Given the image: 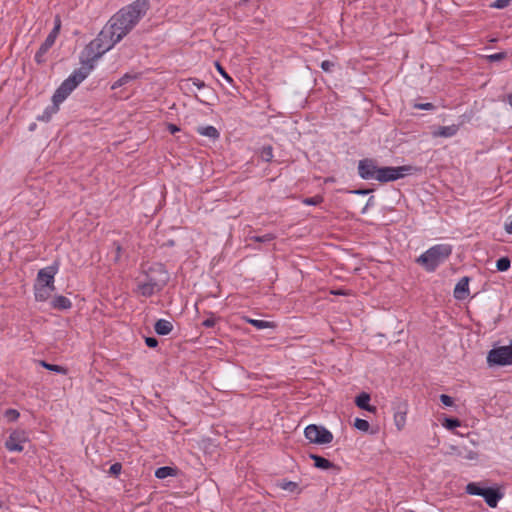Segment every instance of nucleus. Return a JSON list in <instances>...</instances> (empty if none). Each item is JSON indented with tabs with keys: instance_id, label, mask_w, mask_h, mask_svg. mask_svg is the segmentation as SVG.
Masks as SVG:
<instances>
[{
	"instance_id": "nucleus-1",
	"label": "nucleus",
	"mask_w": 512,
	"mask_h": 512,
	"mask_svg": "<svg viewBox=\"0 0 512 512\" xmlns=\"http://www.w3.org/2000/svg\"><path fill=\"white\" fill-rule=\"evenodd\" d=\"M149 8V0H136L113 15L107 25L115 32L116 41H121L146 15Z\"/></svg>"
},
{
	"instance_id": "nucleus-2",
	"label": "nucleus",
	"mask_w": 512,
	"mask_h": 512,
	"mask_svg": "<svg viewBox=\"0 0 512 512\" xmlns=\"http://www.w3.org/2000/svg\"><path fill=\"white\" fill-rule=\"evenodd\" d=\"M118 42L119 41H116L115 32L106 25L97 37L90 41L83 49L80 56L81 66H91L92 71L95 68L96 62L102 57V55L113 48V46Z\"/></svg>"
},
{
	"instance_id": "nucleus-3",
	"label": "nucleus",
	"mask_w": 512,
	"mask_h": 512,
	"mask_svg": "<svg viewBox=\"0 0 512 512\" xmlns=\"http://www.w3.org/2000/svg\"><path fill=\"white\" fill-rule=\"evenodd\" d=\"M452 254L450 244H437L422 253L415 262L427 272H434Z\"/></svg>"
},
{
	"instance_id": "nucleus-4",
	"label": "nucleus",
	"mask_w": 512,
	"mask_h": 512,
	"mask_svg": "<svg viewBox=\"0 0 512 512\" xmlns=\"http://www.w3.org/2000/svg\"><path fill=\"white\" fill-rule=\"evenodd\" d=\"M90 73L91 66H81L80 68L75 69L72 74L56 89L52 96V102L58 104L62 103L71 94V92L88 77Z\"/></svg>"
},
{
	"instance_id": "nucleus-5",
	"label": "nucleus",
	"mask_w": 512,
	"mask_h": 512,
	"mask_svg": "<svg viewBox=\"0 0 512 512\" xmlns=\"http://www.w3.org/2000/svg\"><path fill=\"white\" fill-rule=\"evenodd\" d=\"M465 492L473 496H481L486 504L495 508L498 502L504 497L499 487H485L481 482H470L465 487Z\"/></svg>"
},
{
	"instance_id": "nucleus-6",
	"label": "nucleus",
	"mask_w": 512,
	"mask_h": 512,
	"mask_svg": "<svg viewBox=\"0 0 512 512\" xmlns=\"http://www.w3.org/2000/svg\"><path fill=\"white\" fill-rule=\"evenodd\" d=\"M146 282L138 288H163L167 285L170 274L162 263H153L145 270Z\"/></svg>"
},
{
	"instance_id": "nucleus-7",
	"label": "nucleus",
	"mask_w": 512,
	"mask_h": 512,
	"mask_svg": "<svg viewBox=\"0 0 512 512\" xmlns=\"http://www.w3.org/2000/svg\"><path fill=\"white\" fill-rule=\"evenodd\" d=\"M416 171L417 168L411 165H403L398 167H379L378 174L376 175L375 180L379 181L380 183L392 182L401 179L407 175H411Z\"/></svg>"
},
{
	"instance_id": "nucleus-8",
	"label": "nucleus",
	"mask_w": 512,
	"mask_h": 512,
	"mask_svg": "<svg viewBox=\"0 0 512 512\" xmlns=\"http://www.w3.org/2000/svg\"><path fill=\"white\" fill-rule=\"evenodd\" d=\"M487 363L490 367L512 365L511 342L509 345L491 349L487 355Z\"/></svg>"
},
{
	"instance_id": "nucleus-9",
	"label": "nucleus",
	"mask_w": 512,
	"mask_h": 512,
	"mask_svg": "<svg viewBox=\"0 0 512 512\" xmlns=\"http://www.w3.org/2000/svg\"><path fill=\"white\" fill-rule=\"evenodd\" d=\"M304 435L310 443L317 445H325L333 441V434L321 425L310 424L306 426Z\"/></svg>"
},
{
	"instance_id": "nucleus-10",
	"label": "nucleus",
	"mask_w": 512,
	"mask_h": 512,
	"mask_svg": "<svg viewBox=\"0 0 512 512\" xmlns=\"http://www.w3.org/2000/svg\"><path fill=\"white\" fill-rule=\"evenodd\" d=\"M57 271V265H50L40 269L37 273L34 288H55L53 284Z\"/></svg>"
},
{
	"instance_id": "nucleus-11",
	"label": "nucleus",
	"mask_w": 512,
	"mask_h": 512,
	"mask_svg": "<svg viewBox=\"0 0 512 512\" xmlns=\"http://www.w3.org/2000/svg\"><path fill=\"white\" fill-rule=\"evenodd\" d=\"M28 441L25 430H13L5 441V448L10 452H22L24 450L23 443Z\"/></svg>"
},
{
	"instance_id": "nucleus-12",
	"label": "nucleus",
	"mask_w": 512,
	"mask_h": 512,
	"mask_svg": "<svg viewBox=\"0 0 512 512\" xmlns=\"http://www.w3.org/2000/svg\"><path fill=\"white\" fill-rule=\"evenodd\" d=\"M379 166L373 158H364L358 162V175L364 180H375Z\"/></svg>"
},
{
	"instance_id": "nucleus-13",
	"label": "nucleus",
	"mask_w": 512,
	"mask_h": 512,
	"mask_svg": "<svg viewBox=\"0 0 512 512\" xmlns=\"http://www.w3.org/2000/svg\"><path fill=\"white\" fill-rule=\"evenodd\" d=\"M408 405L406 402H400L394 407V422L398 430H402L406 424Z\"/></svg>"
},
{
	"instance_id": "nucleus-14",
	"label": "nucleus",
	"mask_w": 512,
	"mask_h": 512,
	"mask_svg": "<svg viewBox=\"0 0 512 512\" xmlns=\"http://www.w3.org/2000/svg\"><path fill=\"white\" fill-rule=\"evenodd\" d=\"M309 457L314 461V466L321 470H329L333 469L336 472L339 471V467L332 463L330 460L326 459L317 454H310Z\"/></svg>"
},
{
	"instance_id": "nucleus-15",
	"label": "nucleus",
	"mask_w": 512,
	"mask_h": 512,
	"mask_svg": "<svg viewBox=\"0 0 512 512\" xmlns=\"http://www.w3.org/2000/svg\"><path fill=\"white\" fill-rule=\"evenodd\" d=\"M452 450H453V453L461 459L476 460L478 458L477 452H475L471 449H468L466 447L456 446V447H452Z\"/></svg>"
},
{
	"instance_id": "nucleus-16",
	"label": "nucleus",
	"mask_w": 512,
	"mask_h": 512,
	"mask_svg": "<svg viewBox=\"0 0 512 512\" xmlns=\"http://www.w3.org/2000/svg\"><path fill=\"white\" fill-rule=\"evenodd\" d=\"M369 401H370V395L366 392H362L360 393L356 398H355V404L360 408V409H364V410H367L369 412H375L376 410V407L374 406H371L369 404Z\"/></svg>"
},
{
	"instance_id": "nucleus-17",
	"label": "nucleus",
	"mask_w": 512,
	"mask_h": 512,
	"mask_svg": "<svg viewBox=\"0 0 512 512\" xmlns=\"http://www.w3.org/2000/svg\"><path fill=\"white\" fill-rule=\"evenodd\" d=\"M154 330L158 335H168L173 330V324L166 319H159L154 325Z\"/></svg>"
},
{
	"instance_id": "nucleus-18",
	"label": "nucleus",
	"mask_w": 512,
	"mask_h": 512,
	"mask_svg": "<svg viewBox=\"0 0 512 512\" xmlns=\"http://www.w3.org/2000/svg\"><path fill=\"white\" fill-rule=\"evenodd\" d=\"M458 130H459V126L455 125V124L450 125V126H439L438 130L433 132V135L436 137L449 138V137H453L454 135H456Z\"/></svg>"
},
{
	"instance_id": "nucleus-19",
	"label": "nucleus",
	"mask_w": 512,
	"mask_h": 512,
	"mask_svg": "<svg viewBox=\"0 0 512 512\" xmlns=\"http://www.w3.org/2000/svg\"><path fill=\"white\" fill-rule=\"evenodd\" d=\"M51 306L57 310H67L71 308L72 303L67 297L58 295L51 300Z\"/></svg>"
},
{
	"instance_id": "nucleus-20",
	"label": "nucleus",
	"mask_w": 512,
	"mask_h": 512,
	"mask_svg": "<svg viewBox=\"0 0 512 512\" xmlns=\"http://www.w3.org/2000/svg\"><path fill=\"white\" fill-rule=\"evenodd\" d=\"M242 319L245 322H247V323L251 324L252 326H254L258 330H263V329L274 328L275 327V324L273 322H270V321L252 319V318H249L248 316H243Z\"/></svg>"
},
{
	"instance_id": "nucleus-21",
	"label": "nucleus",
	"mask_w": 512,
	"mask_h": 512,
	"mask_svg": "<svg viewBox=\"0 0 512 512\" xmlns=\"http://www.w3.org/2000/svg\"><path fill=\"white\" fill-rule=\"evenodd\" d=\"M197 132L202 135L209 137L210 139L216 140L220 137L219 131L211 125L208 126H200L197 128Z\"/></svg>"
},
{
	"instance_id": "nucleus-22",
	"label": "nucleus",
	"mask_w": 512,
	"mask_h": 512,
	"mask_svg": "<svg viewBox=\"0 0 512 512\" xmlns=\"http://www.w3.org/2000/svg\"><path fill=\"white\" fill-rule=\"evenodd\" d=\"M58 110H59V104L58 103H53L52 105L48 106L44 110L42 115H39L37 117V120L43 121V122H48V121H50L52 115L57 113Z\"/></svg>"
},
{
	"instance_id": "nucleus-23",
	"label": "nucleus",
	"mask_w": 512,
	"mask_h": 512,
	"mask_svg": "<svg viewBox=\"0 0 512 512\" xmlns=\"http://www.w3.org/2000/svg\"><path fill=\"white\" fill-rule=\"evenodd\" d=\"M177 474V470L170 466H162L156 469L155 477L158 479H165L170 476H175Z\"/></svg>"
},
{
	"instance_id": "nucleus-24",
	"label": "nucleus",
	"mask_w": 512,
	"mask_h": 512,
	"mask_svg": "<svg viewBox=\"0 0 512 512\" xmlns=\"http://www.w3.org/2000/svg\"><path fill=\"white\" fill-rule=\"evenodd\" d=\"M38 364L43 368L58 374L65 375L67 373V369L65 367L56 364H50L44 360H39Z\"/></svg>"
},
{
	"instance_id": "nucleus-25",
	"label": "nucleus",
	"mask_w": 512,
	"mask_h": 512,
	"mask_svg": "<svg viewBox=\"0 0 512 512\" xmlns=\"http://www.w3.org/2000/svg\"><path fill=\"white\" fill-rule=\"evenodd\" d=\"M190 85H193V86L197 87L198 89L208 88V86L205 84V82L198 78H189V79L185 80L182 88L186 87L189 91H192Z\"/></svg>"
},
{
	"instance_id": "nucleus-26",
	"label": "nucleus",
	"mask_w": 512,
	"mask_h": 512,
	"mask_svg": "<svg viewBox=\"0 0 512 512\" xmlns=\"http://www.w3.org/2000/svg\"><path fill=\"white\" fill-rule=\"evenodd\" d=\"M278 487H280L282 490L289 491V492H300L299 485L296 482L293 481H287L282 480L278 483Z\"/></svg>"
},
{
	"instance_id": "nucleus-27",
	"label": "nucleus",
	"mask_w": 512,
	"mask_h": 512,
	"mask_svg": "<svg viewBox=\"0 0 512 512\" xmlns=\"http://www.w3.org/2000/svg\"><path fill=\"white\" fill-rule=\"evenodd\" d=\"M49 49H50L49 47L41 44V46L39 47V49L37 50V52L35 53V56H34V59L37 64H42L46 61L45 55L49 51Z\"/></svg>"
},
{
	"instance_id": "nucleus-28",
	"label": "nucleus",
	"mask_w": 512,
	"mask_h": 512,
	"mask_svg": "<svg viewBox=\"0 0 512 512\" xmlns=\"http://www.w3.org/2000/svg\"><path fill=\"white\" fill-rule=\"evenodd\" d=\"M112 247H113L112 260H113L114 263H118L120 261V259H121L123 248H122L121 244L118 241H114L112 243Z\"/></svg>"
},
{
	"instance_id": "nucleus-29",
	"label": "nucleus",
	"mask_w": 512,
	"mask_h": 512,
	"mask_svg": "<svg viewBox=\"0 0 512 512\" xmlns=\"http://www.w3.org/2000/svg\"><path fill=\"white\" fill-rule=\"evenodd\" d=\"M443 427L447 430H453L461 425L460 420L457 418L446 417L442 422Z\"/></svg>"
},
{
	"instance_id": "nucleus-30",
	"label": "nucleus",
	"mask_w": 512,
	"mask_h": 512,
	"mask_svg": "<svg viewBox=\"0 0 512 512\" xmlns=\"http://www.w3.org/2000/svg\"><path fill=\"white\" fill-rule=\"evenodd\" d=\"M324 198L321 195H315L313 197H306L302 200V203L308 206H318L323 203Z\"/></svg>"
},
{
	"instance_id": "nucleus-31",
	"label": "nucleus",
	"mask_w": 512,
	"mask_h": 512,
	"mask_svg": "<svg viewBox=\"0 0 512 512\" xmlns=\"http://www.w3.org/2000/svg\"><path fill=\"white\" fill-rule=\"evenodd\" d=\"M260 157L265 162H270L273 158V148L272 146H264L261 149Z\"/></svg>"
},
{
	"instance_id": "nucleus-32",
	"label": "nucleus",
	"mask_w": 512,
	"mask_h": 512,
	"mask_svg": "<svg viewBox=\"0 0 512 512\" xmlns=\"http://www.w3.org/2000/svg\"><path fill=\"white\" fill-rule=\"evenodd\" d=\"M511 261L508 257H501L496 261V268L498 271H506L510 268Z\"/></svg>"
},
{
	"instance_id": "nucleus-33",
	"label": "nucleus",
	"mask_w": 512,
	"mask_h": 512,
	"mask_svg": "<svg viewBox=\"0 0 512 512\" xmlns=\"http://www.w3.org/2000/svg\"><path fill=\"white\" fill-rule=\"evenodd\" d=\"M4 417L8 422H15L20 417V413L16 409L9 408L5 410Z\"/></svg>"
},
{
	"instance_id": "nucleus-34",
	"label": "nucleus",
	"mask_w": 512,
	"mask_h": 512,
	"mask_svg": "<svg viewBox=\"0 0 512 512\" xmlns=\"http://www.w3.org/2000/svg\"><path fill=\"white\" fill-rule=\"evenodd\" d=\"M354 427L362 432H368L370 424L367 420L362 418H356L354 421Z\"/></svg>"
},
{
	"instance_id": "nucleus-35",
	"label": "nucleus",
	"mask_w": 512,
	"mask_h": 512,
	"mask_svg": "<svg viewBox=\"0 0 512 512\" xmlns=\"http://www.w3.org/2000/svg\"><path fill=\"white\" fill-rule=\"evenodd\" d=\"M60 29H61V18L59 15H56L54 18V27L51 30V32L49 33V35L54 37L55 39H57V37L60 33Z\"/></svg>"
},
{
	"instance_id": "nucleus-36",
	"label": "nucleus",
	"mask_w": 512,
	"mask_h": 512,
	"mask_svg": "<svg viewBox=\"0 0 512 512\" xmlns=\"http://www.w3.org/2000/svg\"><path fill=\"white\" fill-rule=\"evenodd\" d=\"M275 238H276V236L274 234L267 233V234L262 235V236H252L250 239L255 241V242L266 243V242L273 241Z\"/></svg>"
},
{
	"instance_id": "nucleus-37",
	"label": "nucleus",
	"mask_w": 512,
	"mask_h": 512,
	"mask_svg": "<svg viewBox=\"0 0 512 512\" xmlns=\"http://www.w3.org/2000/svg\"><path fill=\"white\" fill-rule=\"evenodd\" d=\"M136 78V75H130L128 73H126L125 75H123L118 81H116L112 88L115 89L117 87H120L126 83H128L129 81L133 80Z\"/></svg>"
},
{
	"instance_id": "nucleus-38",
	"label": "nucleus",
	"mask_w": 512,
	"mask_h": 512,
	"mask_svg": "<svg viewBox=\"0 0 512 512\" xmlns=\"http://www.w3.org/2000/svg\"><path fill=\"white\" fill-rule=\"evenodd\" d=\"M206 90H207V91H206L205 93H203V97H204V99L199 98L197 95H195V97H196V99H197L199 102H201V103H203V104H210L209 99L214 98V97H215V94H214L213 89H212V88H210V87L206 88Z\"/></svg>"
},
{
	"instance_id": "nucleus-39",
	"label": "nucleus",
	"mask_w": 512,
	"mask_h": 512,
	"mask_svg": "<svg viewBox=\"0 0 512 512\" xmlns=\"http://www.w3.org/2000/svg\"><path fill=\"white\" fill-rule=\"evenodd\" d=\"M506 57H507V53L506 52H497V53L488 55L486 58H487L488 62L493 63V62L502 61Z\"/></svg>"
},
{
	"instance_id": "nucleus-40",
	"label": "nucleus",
	"mask_w": 512,
	"mask_h": 512,
	"mask_svg": "<svg viewBox=\"0 0 512 512\" xmlns=\"http://www.w3.org/2000/svg\"><path fill=\"white\" fill-rule=\"evenodd\" d=\"M453 296L457 300H465L470 297V290H453Z\"/></svg>"
},
{
	"instance_id": "nucleus-41",
	"label": "nucleus",
	"mask_w": 512,
	"mask_h": 512,
	"mask_svg": "<svg viewBox=\"0 0 512 512\" xmlns=\"http://www.w3.org/2000/svg\"><path fill=\"white\" fill-rule=\"evenodd\" d=\"M207 314L209 317L202 322V326L206 328H213L216 325V318L214 317V313L207 312Z\"/></svg>"
},
{
	"instance_id": "nucleus-42",
	"label": "nucleus",
	"mask_w": 512,
	"mask_h": 512,
	"mask_svg": "<svg viewBox=\"0 0 512 512\" xmlns=\"http://www.w3.org/2000/svg\"><path fill=\"white\" fill-rule=\"evenodd\" d=\"M51 290H35V299L37 301H45L49 298Z\"/></svg>"
},
{
	"instance_id": "nucleus-43",
	"label": "nucleus",
	"mask_w": 512,
	"mask_h": 512,
	"mask_svg": "<svg viewBox=\"0 0 512 512\" xmlns=\"http://www.w3.org/2000/svg\"><path fill=\"white\" fill-rule=\"evenodd\" d=\"M512 0H496L490 6L496 9H504L509 6Z\"/></svg>"
},
{
	"instance_id": "nucleus-44",
	"label": "nucleus",
	"mask_w": 512,
	"mask_h": 512,
	"mask_svg": "<svg viewBox=\"0 0 512 512\" xmlns=\"http://www.w3.org/2000/svg\"><path fill=\"white\" fill-rule=\"evenodd\" d=\"M439 399L444 406L451 407L454 404V399L447 394H441Z\"/></svg>"
},
{
	"instance_id": "nucleus-45",
	"label": "nucleus",
	"mask_w": 512,
	"mask_h": 512,
	"mask_svg": "<svg viewBox=\"0 0 512 512\" xmlns=\"http://www.w3.org/2000/svg\"><path fill=\"white\" fill-rule=\"evenodd\" d=\"M413 107L415 109H420V110H434L436 107L433 103H415L413 105Z\"/></svg>"
},
{
	"instance_id": "nucleus-46",
	"label": "nucleus",
	"mask_w": 512,
	"mask_h": 512,
	"mask_svg": "<svg viewBox=\"0 0 512 512\" xmlns=\"http://www.w3.org/2000/svg\"><path fill=\"white\" fill-rule=\"evenodd\" d=\"M122 465L119 462L112 464L109 468V474L118 476L121 473Z\"/></svg>"
},
{
	"instance_id": "nucleus-47",
	"label": "nucleus",
	"mask_w": 512,
	"mask_h": 512,
	"mask_svg": "<svg viewBox=\"0 0 512 512\" xmlns=\"http://www.w3.org/2000/svg\"><path fill=\"white\" fill-rule=\"evenodd\" d=\"M470 280V277L464 276L455 284L454 288H468Z\"/></svg>"
},
{
	"instance_id": "nucleus-48",
	"label": "nucleus",
	"mask_w": 512,
	"mask_h": 512,
	"mask_svg": "<svg viewBox=\"0 0 512 512\" xmlns=\"http://www.w3.org/2000/svg\"><path fill=\"white\" fill-rule=\"evenodd\" d=\"M217 71L225 78L228 82H233V79L229 76L226 70L220 65L219 62L215 63Z\"/></svg>"
},
{
	"instance_id": "nucleus-49",
	"label": "nucleus",
	"mask_w": 512,
	"mask_h": 512,
	"mask_svg": "<svg viewBox=\"0 0 512 512\" xmlns=\"http://www.w3.org/2000/svg\"><path fill=\"white\" fill-rule=\"evenodd\" d=\"M218 297L217 294H214V293H209L208 295L204 296V297H201L197 302H196V306H198L199 304H203L205 305L210 298H216Z\"/></svg>"
},
{
	"instance_id": "nucleus-50",
	"label": "nucleus",
	"mask_w": 512,
	"mask_h": 512,
	"mask_svg": "<svg viewBox=\"0 0 512 512\" xmlns=\"http://www.w3.org/2000/svg\"><path fill=\"white\" fill-rule=\"evenodd\" d=\"M145 343L149 348H156L158 346V340L155 337H146Z\"/></svg>"
},
{
	"instance_id": "nucleus-51",
	"label": "nucleus",
	"mask_w": 512,
	"mask_h": 512,
	"mask_svg": "<svg viewBox=\"0 0 512 512\" xmlns=\"http://www.w3.org/2000/svg\"><path fill=\"white\" fill-rule=\"evenodd\" d=\"M334 67V63L329 60H324L321 63V68L325 72L331 71V69Z\"/></svg>"
},
{
	"instance_id": "nucleus-52",
	"label": "nucleus",
	"mask_w": 512,
	"mask_h": 512,
	"mask_svg": "<svg viewBox=\"0 0 512 512\" xmlns=\"http://www.w3.org/2000/svg\"><path fill=\"white\" fill-rule=\"evenodd\" d=\"M55 41H56V39L48 34V36L46 37L45 41L42 44L44 46L51 48L54 45Z\"/></svg>"
},
{
	"instance_id": "nucleus-53",
	"label": "nucleus",
	"mask_w": 512,
	"mask_h": 512,
	"mask_svg": "<svg viewBox=\"0 0 512 512\" xmlns=\"http://www.w3.org/2000/svg\"><path fill=\"white\" fill-rule=\"evenodd\" d=\"M350 291L351 290H330V294L348 296L351 295Z\"/></svg>"
},
{
	"instance_id": "nucleus-54",
	"label": "nucleus",
	"mask_w": 512,
	"mask_h": 512,
	"mask_svg": "<svg viewBox=\"0 0 512 512\" xmlns=\"http://www.w3.org/2000/svg\"><path fill=\"white\" fill-rule=\"evenodd\" d=\"M167 129L171 134H175L176 132L180 131V128L177 125L171 123L168 124Z\"/></svg>"
},
{
	"instance_id": "nucleus-55",
	"label": "nucleus",
	"mask_w": 512,
	"mask_h": 512,
	"mask_svg": "<svg viewBox=\"0 0 512 512\" xmlns=\"http://www.w3.org/2000/svg\"><path fill=\"white\" fill-rule=\"evenodd\" d=\"M371 191H372L371 189L366 188V189H357V190H354V191H352V193H354V194H358V195H367V194H369Z\"/></svg>"
},
{
	"instance_id": "nucleus-56",
	"label": "nucleus",
	"mask_w": 512,
	"mask_h": 512,
	"mask_svg": "<svg viewBox=\"0 0 512 512\" xmlns=\"http://www.w3.org/2000/svg\"><path fill=\"white\" fill-rule=\"evenodd\" d=\"M505 231H506L508 234H512V218H511V221H510V222H506V223H505Z\"/></svg>"
},
{
	"instance_id": "nucleus-57",
	"label": "nucleus",
	"mask_w": 512,
	"mask_h": 512,
	"mask_svg": "<svg viewBox=\"0 0 512 512\" xmlns=\"http://www.w3.org/2000/svg\"><path fill=\"white\" fill-rule=\"evenodd\" d=\"M154 290H142V295L145 297L152 296Z\"/></svg>"
},
{
	"instance_id": "nucleus-58",
	"label": "nucleus",
	"mask_w": 512,
	"mask_h": 512,
	"mask_svg": "<svg viewBox=\"0 0 512 512\" xmlns=\"http://www.w3.org/2000/svg\"><path fill=\"white\" fill-rule=\"evenodd\" d=\"M507 102L512 107V92L507 95Z\"/></svg>"
},
{
	"instance_id": "nucleus-59",
	"label": "nucleus",
	"mask_w": 512,
	"mask_h": 512,
	"mask_svg": "<svg viewBox=\"0 0 512 512\" xmlns=\"http://www.w3.org/2000/svg\"><path fill=\"white\" fill-rule=\"evenodd\" d=\"M248 2H249V0H239L238 5H239V6H243V5H245L246 3H248Z\"/></svg>"
},
{
	"instance_id": "nucleus-60",
	"label": "nucleus",
	"mask_w": 512,
	"mask_h": 512,
	"mask_svg": "<svg viewBox=\"0 0 512 512\" xmlns=\"http://www.w3.org/2000/svg\"><path fill=\"white\" fill-rule=\"evenodd\" d=\"M405 512H414V511H412V510H408V511H405Z\"/></svg>"
}]
</instances>
